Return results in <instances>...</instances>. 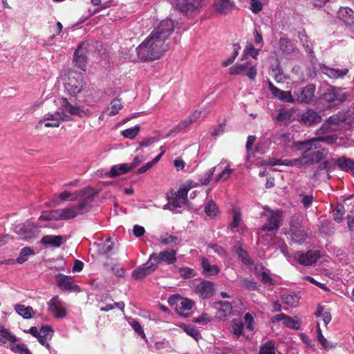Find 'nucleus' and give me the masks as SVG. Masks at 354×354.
<instances>
[{"label":"nucleus","instance_id":"nucleus-43","mask_svg":"<svg viewBox=\"0 0 354 354\" xmlns=\"http://www.w3.org/2000/svg\"><path fill=\"white\" fill-rule=\"evenodd\" d=\"M284 325L289 328L298 330L300 328V322L297 317H292L287 315L285 319Z\"/></svg>","mask_w":354,"mask_h":354},{"label":"nucleus","instance_id":"nucleus-64","mask_svg":"<svg viewBox=\"0 0 354 354\" xmlns=\"http://www.w3.org/2000/svg\"><path fill=\"white\" fill-rule=\"evenodd\" d=\"M192 122L189 120L188 118L185 119L184 120L181 121L178 125L173 130L174 132H179L185 128H187L188 126H189ZM172 132V131H171Z\"/></svg>","mask_w":354,"mask_h":354},{"label":"nucleus","instance_id":"nucleus-44","mask_svg":"<svg viewBox=\"0 0 354 354\" xmlns=\"http://www.w3.org/2000/svg\"><path fill=\"white\" fill-rule=\"evenodd\" d=\"M311 140H314V142L317 144H318L319 142H323L329 145H332L336 142L337 136L335 135H326L324 136L313 138Z\"/></svg>","mask_w":354,"mask_h":354},{"label":"nucleus","instance_id":"nucleus-24","mask_svg":"<svg viewBox=\"0 0 354 354\" xmlns=\"http://www.w3.org/2000/svg\"><path fill=\"white\" fill-rule=\"evenodd\" d=\"M234 3L230 0H214V7L221 14H227L234 8Z\"/></svg>","mask_w":354,"mask_h":354},{"label":"nucleus","instance_id":"nucleus-51","mask_svg":"<svg viewBox=\"0 0 354 354\" xmlns=\"http://www.w3.org/2000/svg\"><path fill=\"white\" fill-rule=\"evenodd\" d=\"M215 169L216 167L201 175V177L199 178V182L201 185H206L211 181Z\"/></svg>","mask_w":354,"mask_h":354},{"label":"nucleus","instance_id":"nucleus-62","mask_svg":"<svg viewBox=\"0 0 354 354\" xmlns=\"http://www.w3.org/2000/svg\"><path fill=\"white\" fill-rule=\"evenodd\" d=\"M232 172V169H230L228 166L216 177V181H218L220 180H223L224 181L227 180L230 178Z\"/></svg>","mask_w":354,"mask_h":354},{"label":"nucleus","instance_id":"nucleus-18","mask_svg":"<svg viewBox=\"0 0 354 354\" xmlns=\"http://www.w3.org/2000/svg\"><path fill=\"white\" fill-rule=\"evenodd\" d=\"M149 263L147 261L142 267H139L134 270L131 273L132 277L137 281H141L158 268L156 264H153L151 262L148 265Z\"/></svg>","mask_w":354,"mask_h":354},{"label":"nucleus","instance_id":"nucleus-34","mask_svg":"<svg viewBox=\"0 0 354 354\" xmlns=\"http://www.w3.org/2000/svg\"><path fill=\"white\" fill-rule=\"evenodd\" d=\"M35 253L34 250L30 247H25L21 249L19 256L17 258L16 261L21 264L28 260V257L30 255H34Z\"/></svg>","mask_w":354,"mask_h":354},{"label":"nucleus","instance_id":"nucleus-3","mask_svg":"<svg viewBox=\"0 0 354 354\" xmlns=\"http://www.w3.org/2000/svg\"><path fill=\"white\" fill-rule=\"evenodd\" d=\"M296 147L302 153V158L305 160L307 165H312L315 162H319L324 160L328 151L326 149L320 147L319 144L315 143L311 139L298 142Z\"/></svg>","mask_w":354,"mask_h":354},{"label":"nucleus","instance_id":"nucleus-10","mask_svg":"<svg viewBox=\"0 0 354 354\" xmlns=\"http://www.w3.org/2000/svg\"><path fill=\"white\" fill-rule=\"evenodd\" d=\"M15 232L21 239L28 241L37 236V225L27 221L16 226Z\"/></svg>","mask_w":354,"mask_h":354},{"label":"nucleus","instance_id":"nucleus-49","mask_svg":"<svg viewBox=\"0 0 354 354\" xmlns=\"http://www.w3.org/2000/svg\"><path fill=\"white\" fill-rule=\"evenodd\" d=\"M0 335L1 337L8 340L9 342L12 343H15L18 341V338L15 336L14 335H12L8 329L4 328V326L0 325Z\"/></svg>","mask_w":354,"mask_h":354},{"label":"nucleus","instance_id":"nucleus-61","mask_svg":"<svg viewBox=\"0 0 354 354\" xmlns=\"http://www.w3.org/2000/svg\"><path fill=\"white\" fill-rule=\"evenodd\" d=\"M263 8V5L259 0H251L250 1V10L254 13H259Z\"/></svg>","mask_w":354,"mask_h":354},{"label":"nucleus","instance_id":"nucleus-30","mask_svg":"<svg viewBox=\"0 0 354 354\" xmlns=\"http://www.w3.org/2000/svg\"><path fill=\"white\" fill-rule=\"evenodd\" d=\"M17 313L24 319H30L34 317L35 313L31 306H25L23 304H17L15 306Z\"/></svg>","mask_w":354,"mask_h":354},{"label":"nucleus","instance_id":"nucleus-58","mask_svg":"<svg viewBox=\"0 0 354 354\" xmlns=\"http://www.w3.org/2000/svg\"><path fill=\"white\" fill-rule=\"evenodd\" d=\"M113 248V243L111 242V239L109 238L101 248L100 252L104 254H107L112 251Z\"/></svg>","mask_w":354,"mask_h":354},{"label":"nucleus","instance_id":"nucleus-36","mask_svg":"<svg viewBox=\"0 0 354 354\" xmlns=\"http://www.w3.org/2000/svg\"><path fill=\"white\" fill-rule=\"evenodd\" d=\"M123 108V104L120 99L115 98L111 102V111L107 113L109 116H113L118 114Z\"/></svg>","mask_w":354,"mask_h":354},{"label":"nucleus","instance_id":"nucleus-25","mask_svg":"<svg viewBox=\"0 0 354 354\" xmlns=\"http://www.w3.org/2000/svg\"><path fill=\"white\" fill-rule=\"evenodd\" d=\"M337 17L345 24L354 26V11L348 7H340L337 11Z\"/></svg>","mask_w":354,"mask_h":354},{"label":"nucleus","instance_id":"nucleus-14","mask_svg":"<svg viewBox=\"0 0 354 354\" xmlns=\"http://www.w3.org/2000/svg\"><path fill=\"white\" fill-rule=\"evenodd\" d=\"M320 257L319 250H310L306 252H298L295 254V259L301 264L305 266H312Z\"/></svg>","mask_w":354,"mask_h":354},{"label":"nucleus","instance_id":"nucleus-57","mask_svg":"<svg viewBox=\"0 0 354 354\" xmlns=\"http://www.w3.org/2000/svg\"><path fill=\"white\" fill-rule=\"evenodd\" d=\"M279 100L290 103H293L295 102V95H292L291 92L289 91H283V92L281 93V95L279 96Z\"/></svg>","mask_w":354,"mask_h":354},{"label":"nucleus","instance_id":"nucleus-47","mask_svg":"<svg viewBox=\"0 0 354 354\" xmlns=\"http://www.w3.org/2000/svg\"><path fill=\"white\" fill-rule=\"evenodd\" d=\"M219 306L218 307L221 311L223 312V315L227 316L232 312V305L230 302L226 301H220L216 303Z\"/></svg>","mask_w":354,"mask_h":354},{"label":"nucleus","instance_id":"nucleus-39","mask_svg":"<svg viewBox=\"0 0 354 354\" xmlns=\"http://www.w3.org/2000/svg\"><path fill=\"white\" fill-rule=\"evenodd\" d=\"M259 354H275V344L273 341H268L259 348Z\"/></svg>","mask_w":354,"mask_h":354},{"label":"nucleus","instance_id":"nucleus-26","mask_svg":"<svg viewBox=\"0 0 354 354\" xmlns=\"http://www.w3.org/2000/svg\"><path fill=\"white\" fill-rule=\"evenodd\" d=\"M279 49L286 55H292L297 50L296 44L286 37H282L279 41Z\"/></svg>","mask_w":354,"mask_h":354},{"label":"nucleus","instance_id":"nucleus-1","mask_svg":"<svg viewBox=\"0 0 354 354\" xmlns=\"http://www.w3.org/2000/svg\"><path fill=\"white\" fill-rule=\"evenodd\" d=\"M174 21L162 20L137 48L138 57L145 62L160 59L167 50L165 44L174 30Z\"/></svg>","mask_w":354,"mask_h":354},{"label":"nucleus","instance_id":"nucleus-40","mask_svg":"<svg viewBox=\"0 0 354 354\" xmlns=\"http://www.w3.org/2000/svg\"><path fill=\"white\" fill-rule=\"evenodd\" d=\"M232 48H233V55L230 57L226 59L225 60H224L222 62L221 65L223 67H226V66H229L230 64H231L232 63H233L234 61L235 60L236 57L238 56L239 50L241 48L239 44H238V43L233 44Z\"/></svg>","mask_w":354,"mask_h":354},{"label":"nucleus","instance_id":"nucleus-52","mask_svg":"<svg viewBox=\"0 0 354 354\" xmlns=\"http://www.w3.org/2000/svg\"><path fill=\"white\" fill-rule=\"evenodd\" d=\"M183 330L188 335L194 338L197 342L201 338L200 332L192 326H185Z\"/></svg>","mask_w":354,"mask_h":354},{"label":"nucleus","instance_id":"nucleus-5","mask_svg":"<svg viewBox=\"0 0 354 354\" xmlns=\"http://www.w3.org/2000/svg\"><path fill=\"white\" fill-rule=\"evenodd\" d=\"M346 100L342 90L334 86H330L319 97L320 103L324 109H330L338 106Z\"/></svg>","mask_w":354,"mask_h":354},{"label":"nucleus","instance_id":"nucleus-31","mask_svg":"<svg viewBox=\"0 0 354 354\" xmlns=\"http://www.w3.org/2000/svg\"><path fill=\"white\" fill-rule=\"evenodd\" d=\"M130 171H131V169L127 163H123L119 166L114 165L111 168L110 176L111 177H117Z\"/></svg>","mask_w":354,"mask_h":354},{"label":"nucleus","instance_id":"nucleus-35","mask_svg":"<svg viewBox=\"0 0 354 354\" xmlns=\"http://www.w3.org/2000/svg\"><path fill=\"white\" fill-rule=\"evenodd\" d=\"M79 196H80V191L75 194H72L71 192H70L67 190H65L59 194L58 198L60 200V202L62 203L66 201H78Z\"/></svg>","mask_w":354,"mask_h":354},{"label":"nucleus","instance_id":"nucleus-13","mask_svg":"<svg viewBox=\"0 0 354 354\" xmlns=\"http://www.w3.org/2000/svg\"><path fill=\"white\" fill-rule=\"evenodd\" d=\"M177 8L184 14L200 10L203 7V0H174Z\"/></svg>","mask_w":354,"mask_h":354},{"label":"nucleus","instance_id":"nucleus-7","mask_svg":"<svg viewBox=\"0 0 354 354\" xmlns=\"http://www.w3.org/2000/svg\"><path fill=\"white\" fill-rule=\"evenodd\" d=\"M85 83L83 80L82 75L80 73H70L64 82L66 90L73 96H75L80 93Z\"/></svg>","mask_w":354,"mask_h":354},{"label":"nucleus","instance_id":"nucleus-22","mask_svg":"<svg viewBox=\"0 0 354 354\" xmlns=\"http://www.w3.org/2000/svg\"><path fill=\"white\" fill-rule=\"evenodd\" d=\"M61 118V113L59 112H55V113H47L46 115H45L43 120L39 121V122L36 125V128H40V127L45 120H50V122H46L44 124L45 127H59L60 125Z\"/></svg>","mask_w":354,"mask_h":354},{"label":"nucleus","instance_id":"nucleus-41","mask_svg":"<svg viewBox=\"0 0 354 354\" xmlns=\"http://www.w3.org/2000/svg\"><path fill=\"white\" fill-rule=\"evenodd\" d=\"M281 299L286 304L293 307L298 304L300 297L297 295H284Z\"/></svg>","mask_w":354,"mask_h":354},{"label":"nucleus","instance_id":"nucleus-16","mask_svg":"<svg viewBox=\"0 0 354 354\" xmlns=\"http://www.w3.org/2000/svg\"><path fill=\"white\" fill-rule=\"evenodd\" d=\"M57 286L64 291H74L76 292L81 291L80 286L74 284L72 278L62 274H59L57 276Z\"/></svg>","mask_w":354,"mask_h":354},{"label":"nucleus","instance_id":"nucleus-42","mask_svg":"<svg viewBox=\"0 0 354 354\" xmlns=\"http://www.w3.org/2000/svg\"><path fill=\"white\" fill-rule=\"evenodd\" d=\"M204 210L209 217H214L218 213V207L213 201H210L206 204Z\"/></svg>","mask_w":354,"mask_h":354},{"label":"nucleus","instance_id":"nucleus-56","mask_svg":"<svg viewBox=\"0 0 354 354\" xmlns=\"http://www.w3.org/2000/svg\"><path fill=\"white\" fill-rule=\"evenodd\" d=\"M261 48H256L252 44H249L246 46L245 49V54L250 55L254 59H257L259 53Z\"/></svg>","mask_w":354,"mask_h":354},{"label":"nucleus","instance_id":"nucleus-15","mask_svg":"<svg viewBox=\"0 0 354 354\" xmlns=\"http://www.w3.org/2000/svg\"><path fill=\"white\" fill-rule=\"evenodd\" d=\"M319 68L323 74L332 80L343 79L349 72L347 68H335L322 63L319 64Z\"/></svg>","mask_w":354,"mask_h":354},{"label":"nucleus","instance_id":"nucleus-6","mask_svg":"<svg viewBox=\"0 0 354 354\" xmlns=\"http://www.w3.org/2000/svg\"><path fill=\"white\" fill-rule=\"evenodd\" d=\"M288 234L291 240L296 243L301 244L308 239V234L298 217H292L290 221Z\"/></svg>","mask_w":354,"mask_h":354},{"label":"nucleus","instance_id":"nucleus-12","mask_svg":"<svg viewBox=\"0 0 354 354\" xmlns=\"http://www.w3.org/2000/svg\"><path fill=\"white\" fill-rule=\"evenodd\" d=\"M315 85L308 84L306 86L294 92L295 100L299 103L310 104L315 97Z\"/></svg>","mask_w":354,"mask_h":354},{"label":"nucleus","instance_id":"nucleus-23","mask_svg":"<svg viewBox=\"0 0 354 354\" xmlns=\"http://www.w3.org/2000/svg\"><path fill=\"white\" fill-rule=\"evenodd\" d=\"M60 105L64 111L73 115H77L82 118L86 113L85 111L81 110L80 106L72 105L66 97H62L60 99Z\"/></svg>","mask_w":354,"mask_h":354},{"label":"nucleus","instance_id":"nucleus-37","mask_svg":"<svg viewBox=\"0 0 354 354\" xmlns=\"http://www.w3.org/2000/svg\"><path fill=\"white\" fill-rule=\"evenodd\" d=\"M345 212L344 206L342 204H337L333 209V219L336 222L340 223L343 219Z\"/></svg>","mask_w":354,"mask_h":354},{"label":"nucleus","instance_id":"nucleus-11","mask_svg":"<svg viewBox=\"0 0 354 354\" xmlns=\"http://www.w3.org/2000/svg\"><path fill=\"white\" fill-rule=\"evenodd\" d=\"M89 44L86 41L81 42L75 50L73 60L76 65L83 71H85L87 63V55Z\"/></svg>","mask_w":354,"mask_h":354},{"label":"nucleus","instance_id":"nucleus-20","mask_svg":"<svg viewBox=\"0 0 354 354\" xmlns=\"http://www.w3.org/2000/svg\"><path fill=\"white\" fill-rule=\"evenodd\" d=\"M214 284L206 280L201 281L196 288V293L203 299L211 297L214 295Z\"/></svg>","mask_w":354,"mask_h":354},{"label":"nucleus","instance_id":"nucleus-27","mask_svg":"<svg viewBox=\"0 0 354 354\" xmlns=\"http://www.w3.org/2000/svg\"><path fill=\"white\" fill-rule=\"evenodd\" d=\"M201 267L203 268L202 273L207 277L216 275L220 272V269L216 265H211L209 259L205 257L201 260Z\"/></svg>","mask_w":354,"mask_h":354},{"label":"nucleus","instance_id":"nucleus-46","mask_svg":"<svg viewBox=\"0 0 354 354\" xmlns=\"http://www.w3.org/2000/svg\"><path fill=\"white\" fill-rule=\"evenodd\" d=\"M140 130V127L138 125H136L132 128L127 129L122 131V135L124 138L133 139L136 137Z\"/></svg>","mask_w":354,"mask_h":354},{"label":"nucleus","instance_id":"nucleus-8","mask_svg":"<svg viewBox=\"0 0 354 354\" xmlns=\"http://www.w3.org/2000/svg\"><path fill=\"white\" fill-rule=\"evenodd\" d=\"M176 255L177 251L174 249L160 251L159 253L153 252L149 255L148 262H152L153 264H156L157 266L162 263L171 265L176 262Z\"/></svg>","mask_w":354,"mask_h":354},{"label":"nucleus","instance_id":"nucleus-28","mask_svg":"<svg viewBox=\"0 0 354 354\" xmlns=\"http://www.w3.org/2000/svg\"><path fill=\"white\" fill-rule=\"evenodd\" d=\"M335 164L342 171L350 172L354 176V160L344 157L339 158L335 160Z\"/></svg>","mask_w":354,"mask_h":354},{"label":"nucleus","instance_id":"nucleus-48","mask_svg":"<svg viewBox=\"0 0 354 354\" xmlns=\"http://www.w3.org/2000/svg\"><path fill=\"white\" fill-rule=\"evenodd\" d=\"M190 187H180L176 193L175 196L179 200H181V203L186 204L188 202L187 193Z\"/></svg>","mask_w":354,"mask_h":354},{"label":"nucleus","instance_id":"nucleus-50","mask_svg":"<svg viewBox=\"0 0 354 354\" xmlns=\"http://www.w3.org/2000/svg\"><path fill=\"white\" fill-rule=\"evenodd\" d=\"M180 277L183 279H187L196 276L194 269L188 267L180 268L178 269Z\"/></svg>","mask_w":354,"mask_h":354},{"label":"nucleus","instance_id":"nucleus-2","mask_svg":"<svg viewBox=\"0 0 354 354\" xmlns=\"http://www.w3.org/2000/svg\"><path fill=\"white\" fill-rule=\"evenodd\" d=\"M96 194L95 189L91 187L80 190L77 205L71 207L62 208V221L73 219L78 215L88 212L92 207L93 198Z\"/></svg>","mask_w":354,"mask_h":354},{"label":"nucleus","instance_id":"nucleus-9","mask_svg":"<svg viewBox=\"0 0 354 354\" xmlns=\"http://www.w3.org/2000/svg\"><path fill=\"white\" fill-rule=\"evenodd\" d=\"M230 75H243L250 80H254L257 75V70L251 63L236 64L229 69Z\"/></svg>","mask_w":354,"mask_h":354},{"label":"nucleus","instance_id":"nucleus-4","mask_svg":"<svg viewBox=\"0 0 354 354\" xmlns=\"http://www.w3.org/2000/svg\"><path fill=\"white\" fill-rule=\"evenodd\" d=\"M262 216L266 217V222L261 226V232H268L273 237L277 234L280 227V223L282 220L283 212L281 210H272L266 209Z\"/></svg>","mask_w":354,"mask_h":354},{"label":"nucleus","instance_id":"nucleus-38","mask_svg":"<svg viewBox=\"0 0 354 354\" xmlns=\"http://www.w3.org/2000/svg\"><path fill=\"white\" fill-rule=\"evenodd\" d=\"M165 153V151H162L160 154H158L156 158H154L151 161L147 162L144 166L139 168L137 171L138 174H142L148 171L151 169L154 165H156L161 158V157Z\"/></svg>","mask_w":354,"mask_h":354},{"label":"nucleus","instance_id":"nucleus-29","mask_svg":"<svg viewBox=\"0 0 354 354\" xmlns=\"http://www.w3.org/2000/svg\"><path fill=\"white\" fill-rule=\"evenodd\" d=\"M63 236L61 235H45L41 239V243L50 245L54 248H59L63 243Z\"/></svg>","mask_w":354,"mask_h":354},{"label":"nucleus","instance_id":"nucleus-32","mask_svg":"<svg viewBox=\"0 0 354 354\" xmlns=\"http://www.w3.org/2000/svg\"><path fill=\"white\" fill-rule=\"evenodd\" d=\"M235 252L238 258L244 265L250 266L252 264V261L249 257L247 251L243 250L241 246H238Z\"/></svg>","mask_w":354,"mask_h":354},{"label":"nucleus","instance_id":"nucleus-55","mask_svg":"<svg viewBox=\"0 0 354 354\" xmlns=\"http://www.w3.org/2000/svg\"><path fill=\"white\" fill-rule=\"evenodd\" d=\"M194 302L192 300L180 297V306L178 307L180 310H189L192 308Z\"/></svg>","mask_w":354,"mask_h":354},{"label":"nucleus","instance_id":"nucleus-63","mask_svg":"<svg viewBox=\"0 0 354 354\" xmlns=\"http://www.w3.org/2000/svg\"><path fill=\"white\" fill-rule=\"evenodd\" d=\"M317 340L322 344L324 348H326L328 346L326 339L324 337L319 324H317Z\"/></svg>","mask_w":354,"mask_h":354},{"label":"nucleus","instance_id":"nucleus-33","mask_svg":"<svg viewBox=\"0 0 354 354\" xmlns=\"http://www.w3.org/2000/svg\"><path fill=\"white\" fill-rule=\"evenodd\" d=\"M160 242L165 245H178L180 244V240L176 236L170 235L168 233H166L164 235H162L159 239Z\"/></svg>","mask_w":354,"mask_h":354},{"label":"nucleus","instance_id":"nucleus-21","mask_svg":"<svg viewBox=\"0 0 354 354\" xmlns=\"http://www.w3.org/2000/svg\"><path fill=\"white\" fill-rule=\"evenodd\" d=\"M346 120V115L344 113L339 112L330 116L326 122L324 123L319 131L326 129V131H334L335 128L333 126L339 125Z\"/></svg>","mask_w":354,"mask_h":354},{"label":"nucleus","instance_id":"nucleus-59","mask_svg":"<svg viewBox=\"0 0 354 354\" xmlns=\"http://www.w3.org/2000/svg\"><path fill=\"white\" fill-rule=\"evenodd\" d=\"M232 327L233 333L236 335L237 337H239L241 335H242L243 329L244 327L243 322H233Z\"/></svg>","mask_w":354,"mask_h":354},{"label":"nucleus","instance_id":"nucleus-54","mask_svg":"<svg viewBox=\"0 0 354 354\" xmlns=\"http://www.w3.org/2000/svg\"><path fill=\"white\" fill-rule=\"evenodd\" d=\"M53 332L54 330L53 328L48 325L42 326L39 330V333L41 334V337L48 339H50L52 338Z\"/></svg>","mask_w":354,"mask_h":354},{"label":"nucleus","instance_id":"nucleus-60","mask_svg":"<svg viewBox=\"0 0 354 354\" xmlns=\"http://www.w3.org/2000/svg\"><path fill=\"white\" fill-rule=\"evenodd\" d=\"M241 220V215L240 212L237 211L233 212V220L230 224V227L232 230H234L239 227V223Z\"/></svg>","mask_w":354,"mask_h":354},{"label":"nucleus","instance_id":"nucleus-17","mask_svg":"<svg viewBox=\"0 0 354 354\" xmlns=\"http://www.w3.org/2000/svg\"><path fill=\"white\" fill-rule=\"evenodd\" d=\"M48 310L54 314L56 318H63L66 316V309L58 296L53 297L48 302Z\"/></svg>","mask_w":354,"mask_h":354},{"label":"nucleus","instance_id":"nucleus-19","mask_svg":"<svg viewBox=\"0 0 354 354\" xmlns=\"http://www.w3.org/2000/svg\"><path fill=\"white\" fill-rule=\"evenodd\" d=\"M321 115L312 109H308L300 118V122L305 125H315L321 122Z\"/></svg>","mask_w":354,"mask_h":354},{"label":"nucleus","instance_id":"nucleus-45","mask_svg":"<svg viewBox=\"0 0 354 354\" xmlns=\"http://www.w3.org/2000/svg\"><path fill=\"white\" fill-rule=\"evenodd\" d=\"M10 349L15 353L19 354H32L26 344H14L10 346Z\"/></svg>","mask_w":354,"mask_h":354},{"label":"nucleus","instance_id":"nucleus-53","mask_svg":"<svg viewBox=\"0 0 354 354\" xmlns=\"http://www.w3.org/2000/svg\"><path fill=\"white\" fill-rule=\"evenodd\" d=\"M241 284L245 287L248 290H257L258 286L257 282L250 280L248 278H243L241 279Z\"/></svg>","mask_w":354,"mask_h":354}]
</instances>
